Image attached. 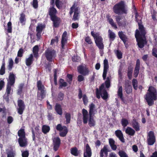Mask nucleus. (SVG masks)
<instances>
[{"mask_svg": "<svg viewBox=\"0 0 157 157\" xmlns=\"http://www.w3.org/2000/svg\"><path fill=\"white\" fill-rule=\"evenodd\" d=\"M113 10L115 14L118 15L115 16V19L118 26L125 27L126 25V20H124L123 22L121 21L122 16L119 15L126 14L128 13V8L124 1H121L115 4L113 7Z\"/></svg>", "mask_w": 157, "mask_h": 157, "instance_id": "obj_1", "label": "nucleus"}, {"mask_svg": "<svg viewBox=\"0 0 157 157\" xmlns=\"http://www.w3.org/2000/svg\"><path fill=\"white\" fill-rule=\"evenodd\" d=\"M138 16V13H136L135 14V18L136 21L138 23L139 30L138 29L136 30L135 37L136 39L137 45L138 47L140 48H142L147 44L146 36L147 32L141 20L139 21L137 20V18Z\"/></svg>", "mask_w": 157, "mask_h": 157, "instance_id": "obj_2", "label": "nucleus"}, {"mask_svg": "<svg viewBox=\"0 0 157 157\" xmlns=\"http://www.w3.org/2000/svg\"><path fill=\"white\" fill-rule=\"evenodd\" d=\"M144 98L148 105L151 106L154 104V101L157 100V90L153 86H149Z\"/></svg>", "mask_w": 157, "mask_h": 157, "instance_id": "obj_3", "label": "nucleus"}, {"mask_svg": "<svg viewBox=\"0 0 157 157\" xmlns=\"http://www.w3.org/2000/svg\"><path fill=\"white\" fill-rule=\"evenodd\" d=\"M54 7L53 6H50L49 9L48 13L51 20L53 22V26L58 28L59 26L61 19L56 15L57 11Z\"/></svg>", "mask_w": 157, "mask_h": 157, "instance_id": "obj_4", "label": "nucleus"}, {"mask_svg": "<svg viewBox=\"0 0 157 157\" xmlns=\"http://www.w3.org/2000/svg\"><path fill=\"white\" fill-rule=\"evenodd\" d=\"M91 34L94 39L96 45L100 50H103L104 45L103 43V39L102 37L100 35L99 33H94V31L91 32Z\"/></svg>", "mask_w": 157, "mask_h": 157, "instance_id": "obj_5", "label": "nucleus"}, {"mask_svg": "<svg viewBox=\"0 0 157 157\" xmlns=\"http://www.w3.org/2000/svg\"><path fill=\"white\" fill-rule=\"evenodd\" d=\"M37 87L38 90L40 91V93H38L37 94V98L39 100H42L45 97L46 90L44 86L42 85L41 81L39 80L37 82Z\"/></svg>", "mask_w": 157, "mask_h": 157, "instance_id": "obj_6", "label": "nucleus"}, {"mask_svg": "<svg viewBox=\"0 0 157 157\" xmlns=\"http://www.w3.org/2000/svg\"><path fill=\"white\" fill-rule=\"evenodd\" d=\"M45 56L48 61L52 62L53 59L56 56V51L54 49H48L45 51Z\"/></svg>", "mask_w": 157, "mask_h": 157, "instance_id": "obj_7", "label": "nucleus"}, {"mask_svg": "<svg viewBox=\"0 0 157 157\" xmlns=\"http://www.w3.org/2000/svg\"><path fill=\"white\" fill-rule=\"evenodd\" d=\"M15 78L16 76L13 73L10 72L9 74L6 88L11 89V86H14L15 84Z\"/></svg>", "mask_w": 157, "mask_h": 157, "instance_id": "obj_8", "label": "nucleus"}, {"mask_svg": "<svg viewBox=\"0 0 157 157\" xmlns=\"http://www.w3.org/2000/svg\"><path fill=\"white\" fill-rule=\"evenodd\" d=\"M147 143L149 145H152L156 141L155 137L154 132L152 131H150L147 134Z\"/></svg>", "mask_w": 157, "mask_h": 157, "instance_id": "obj_9", "label": "nucleus"}, {"mask_svg": "<svg viewBox=\"0 0 157 157\" xmlns=\"http://www.w3.org/2000/svg\"><path fill=\"white\" fill-rule=\"evenodd\" d=\"M78 72L83 76L87 75L89 74L90 71L85 65H80L77 68Z\"/></svg>", "mask_w": 157, "mask_h": 157, "instance_id": "obj_10", "label": "nucleus"}, {"mask_svg": "<svg viewBox=\"0 0 157 157\" xmlns=\"http://www.w3.org/2000/svg\"><path fill=\"white\" fill-rule=\"evenodd\" d=\"M18 108H17V113L21 115L25 108V105L23 101L21 99H18L17 101Z\"/></svg>", "mask_w": 157, "mask_h": 157, "instance_id": "obj_11", "label": "nucleus"}, {"mask_svg": "<svg viewBox=\"0 0 157 157\" xmlns=\"http://www.w3.org/2000/svg\"><path fill=\"white\" fill-rule=\"evenodd\" d=\"M68 40L67 36V32L65 31L63 33L61 40V51H63L65 49V46L67 44Z\"/></svg>", "mask_w": 157, "mask_h": 157, "instance_id": "obj_12", "label": "nucleus"}, {"mask_svg": "<svg viewBox=\"0 0 157 157\" xmlns=\"http://www.w3.org/2000/svg\"><path fill=\"white\" fill-rule=\"evenodd\" d=\"M61 144V140L59 137H56L53 140V150L57 151L59 149Z\"/></svg>", "mask_w": 157, "mask_h": 157, "instance_id": "obj_13", "label": "nucleus"}, {"mask_svg": "<svg viewBox=\"0 0 157 157\" xmlns=\"http://www.w3.org/2000/svg\"><path fill=\"white\" fill-rule=\"evenodd\" d=\"M109 68V65L108 61L107 59H105L104 60V69L102 74V77L104 80H105L106 78Z\"/></svg>", "mask_w": 157, "mask_h": 157, "instance_id": "obj_14", "label": "nucleus"}, {"mask_svg": "<svg viewBox=\"0 0 157 157\" xmlns=\"http://www.w3.org/2000/svg\"><path fill=\"white\" fill-rule=\"evenodd\" d=\"M82 97V100L84 105H86L88 102V98L86 94H84L82 96V91L81 88L78 89V97L79 99H81Z\"/></svg>", "mask_w": 157, "mask_h": 157, "instance_id": "obj_15", "label": "nucleus"}, {"mask_svg": "<svg viewBox=\"0 0 157 157\" xmlns=\"http://www.w3.org/2000/svg\"><path fill=\"white\" fill-rule=\"evenodd\" d=\"M91 149L88 144H86L85 149L84 150L83 157H91L92 155Z\"/></svg>", "mask_w": 157, "mask_h": 157, "instance_id": "obj_16", "label": "nucleus"}, {"mask_svg": "<svg viewBox=\"0 0 157 157\" xmlns=\"http://www.w3.org/2000/svg\"><path fill=\"white\" fill-rule=\"evenodd\" d=\"M130 83V82L128 80H126L124 83V89L128 94L131 93L132 91V87Z\"/></svg>", "mask_w": 157, "mask_h": 157, "instance_id": "obj_17", "label": "nucleus"}, {"mask_svg": "<svg viewBox=\"0 0 157 157\" xmlns=\"http://www.w3.org/2000/svg\"><path fill=\"white\" fill-rule=\"evenodd\" d=\"M140 60L137 59L134 71V76L135 78L137 77L139 73L140 69Z\"/></svg>", "mask_w": 157, "mask_h": 157, "instance_id": "obj_18", "label": "nucleus"}, {"mask_svg": "<svg viewBox=\"0 0 157 157\" xmlns=\"http://www.w3.org/2000/svg\"><path fill=\"white\" fill-rule=\"evenodd\" d=\"M18 142L21 147H25L28 144L27 139L26 137H19L18 139Z\"/></svg>", "mask_w": 157, "mask_h": 157, "instance_id": "obj_19", "label": "nucleus"}, {"mask_svg": "<svg viewBox=\"0 0 157 157\" xmlns=\"http://www.w3.org/2000/svg\"><path fill=\"white\" fill-rule=\"evenodd\" d=\"M82 113L83 115V122L84 124L87 123L88 121V114L87 111L85 109L82 110Z\"/></svg>", "mask_w": 157, "mask_h": 157, "instance_id": "obj_20", "label": "nucleus"}, {"mask_svg": "<svg viewBox=\"0 0 157 157\" xmlns=\"http://www.w3.org/2000/svg\"><path fill=\"white\" fill-rule=\"evenodd\" d=\"M115 135L119 140L122 142L124 143L125 140L121 130H117L115 131Z\"/></svg>", "mask_w": 157, "mask_h": 157, "instance_id": "obj_21", "label": "nucleus"}, {"mask_svg": "<svg viewBox=\"0 0 157 157\" xmlns=\"http://www.w3.org/2000/svg\"><path fill=\"white\" fill-rule=\"evenodd\" d=\"M132 127L136 131H139L140 130V124L136 119H132Z\"/></svg>", "mask_w": 157, "mask_h": 157, "instance_id": "obj_22", "label": "nucleus"}, {"mask_svg": "<svg viewBox=\"0 0 157 157\" xmlns=\"http://www.w3.org/2000/svg\"><path fill=\"white\" fill-rule=\"evenodd\" d=\"M108 145H104L103 148L101 149L100 153V157H103L104 153L105 156H107L108 152L109 151L108 148Z\"/></svg>", "mask_w": 157, "mask_h": 157, "instance_id": "obj_23", "label": "nucleus"}, {"mask_svg": "<svg viewBox=\"0 0 157 157\" xmlns=\"http://www.w3.org/2000/svg\"><path fill=\"white\" fill-rule=\"evenodd\" d=\"M34 60L33 56L32 54L30 55L29 57L26 59L25 64L27 66H30Z\"/></svg>", "mask_w": 157, "mask_h": 157, "instance_id": "obj_24", "label": "nucleus"}, {"mask_svg": "<svg viewBox=\"0 0 157 157\" xmlns=\"http://www.w3.org/2000/svg\"><path fill=\"white\" fill-rule=\"evenodd\" d=\"M118 35L120 39L123 41L124 44H125L128 39L126 36L124 34L122 31H119L118 33Z\"/></svg>", "mask_w": 157, "mask_h": 157, "instance_id": "obj_25", "label": "nucleus"}, {"mask_svg": "<svg viewBox=\"0 0 157 157\" xmlns=\"http://www.w3.org/2000/svg\"><path fill=\"white\" fill-rule=\"evenodd\" d=\"M11 89L6 88V92L5 95V96L3 98L6 101L9 103L10 101L9 95L10 94V92Z\"/></svg>", "mask_w": 157, "mask_h": 157, "instance_id": "obj_26", "label": "nucleus"}, {"mask_svg": "<svg viewBox=\"0 0 157 157\" xmlns=\"http://www.w3.org/2000/svg\"><path fill=\"white\" fill-rule=\"evenodd\" d=\"M95 105L93 103H91L89 105V116H94L95 113H94V108Z\"/></svg>", "mask_w": 157, "mask_h": 157, "instance_id": "obj_27", "label": "nucleus"}, {"mask_svg": "<svg viewBox=\"0 0 157 157\" xmlns=\"http://www.w3.org/2000/svg\"><path fill=\"white\" fill-rule=\"evenodd\" d=\"M125 133L130 136H133L135 133L134 129L131 127H128L125 130Z\"/></svg>", "mask_w": 157, "mask_h": 157, "instance_id": "obj_28", "label": "nucleus"}, {"mask_svg": "<svg viewBox=\"0 0 157 157\" xmlns=\"http://www.w3.org/2000/svg\"><path fill=\"white\" fill-rule=\"evenodd\" d=\"M55 110L58 114L60 115L62 114V109L60 104H56L55 106Z\"/></svg>", "mask_w": 157, "mask_h": 157, "instance_id": "obj_29", "label": "nucleus"}, {"mask_svg": "<svg viewBox=\"0 0 157 157\" xmlns=\"http://www.w3.org/2000/svg\"><path fill=\"white\" fill-rule=\"evenodd\" d=\"M117 95L121 100L124 101V99L123 97V88L122 86H120L118 87L117 91Z\"/></svg>", "mask_w": 157, "mask_h": 157, "instance_id": "obj_30", "label": "nucleus"}, {"mask_svg": "<svg viewBox=\"0 0 157 157\" xmlns=\"http://www.w3.org/2000/svg\"><path fill=\"white\" fill-rule=\"evenodd\" d=\"M101 97L104 100H107L109 98V95L106 90L104 89L101 92Z\"/></svg>", "mask_w": 157, "mask_h": 157, "instance_id": "obj_31", "label": "nucleus"}, {"mask_svg": "<svg viewBox=\"0 0 157 157\" xmlns=\"http://www.w3.org/2000/svg\"><path fill=\"white\" fill-rule=\"evenodd\" d=\"M71 153L73 155L77 156H78L79 152L76 147H72L70 149Z\"/></svg>", "mask_w": 157, "mask_h": 157, "instance_id": "obj_32", "label": "nucleus"}, {"mask_svg": "<svg viewBox=\"0 0 157 157\" xmlns=\"http://www.w3.org/2000/svg\"><path fill=\"white\" fill-rule=\"evenodd\" d=\"M94 116H89L88 124L90 127H94L95 125V121L94 119Z\"/></svg>", "mask_w": 157, "mask_h": 157, "instance_id": "obj_33", "label": "nucleus"}, {"mask_svg": "<svg viewBox=\"0 0 157 157\" xmlns=\"http://www.w3.org/2000/svg\"><path fill=\"white\" fill-rule=\"evenodd\" d=\"M107 18L108 21L111 25V26L113 27L115 29H117V26L116 24L114 23L113 19L109 16H107Z\"/></svg>", "mask_w": 157, "mask_h": 157, "instance_id": "obj_34", "label": "nucleus"}, {"mask_svg": "<svg viewBox=\"0 0 157 157\" xmlns=\"http://www.w3.org/2000/svg\"><path fill=\"white\" fill-rule=\"evenodd\" d=\"M109 143L111 149L113 150H116L117 148V146L115 144V141L113 139H109Z\"/></svg>", "mask_w": 157, "mask_h": 157, "instance_id": "obj_35", "label": "nucleus"}, {"mask_svg": "<svg viewBox=\"0 0 157 157\" xmlns=\"http://www.w3.org/2000/svg\"><path fill=\"white\" fill-rule=\"evenodd\" d=\"M24 84L21 83L20 84L18 87V88L17 90V95L21 96V94L23 93V89L24 87Z\"/></svg>", "mask_w": 157, "mask_h": 157, "instance_id": "obj_36", "label": "nucleus"}, {"mask_svg": "<svg viewBox=\"0 0 157 157\" xmlns=\"http://www.w3.org/2000/svg\"><path fill=\"white\" fill-rule=\"evenodd\" d=\"M59 89L62 88L63 87H65L67 86V83L64 81L63 79L60 78L59 81Z\"/></svg>", "mask_w": 157, "mask_h": 157, "instance_id": "obj_37", "label": "nucleus"}, {"mask_svg": "<svg viewBox=\"0 0 157 157\" xmlns=\"http://www.w3.org/2000/svg\"><path fill=\"white\" fill-rule=\"evenodd\" d=\"M79 13L78 12V8H76L75 9V11H74V15L72 18V20L75 21L76 20H79L78 14Z\"/></svg>", "mask_w": 157, "mask_h": 157, "instance_id": "obj_38", "label": "nucleus"}, {"mask_svg": "<svg viewBox=\"0 0 157 157\" xmlns=\"http://www.w3.org/2000/svg\"><path fill=\"white\" fill-rule=\"evenodd\" d=\"M133 68L131 66H130L128 68L127 75L128 79L131 80L132 78Z\"/></svg>", "mask_w": 157, "mask_h": 157, "instance_id": "obj_39", "label": "nucleus"}, {"mask_svg": "<svg viewBox=\"0 0 157 157\" xmlns=\"http://www.w3.org/2000/svg\"><path fill=\"white\" fill-rule=\"evenodd\" d=\"M5 63L4 59L2 61V65L0 70V75H3L5 73Z\"/></svg>", "mask_w": 157, "mask_h": 157, "instance_id": "obj_40", "label": "nucleus"}, {"mask_svg": "<svg viewBox=\"0 0 157 157\" xmlns=\"http://www.w3.org/2000/svg\"><path fill=\"white\" fill-rule=\"evenodd\" d=\"M50 130V127L48 126L44 125L42 127V131L44 134H46Z\"/></svg>", "mask_w": 157, "mask_h": 157, "instance_id": "obj_41", "label": "nucleus"}, {"mask_svg": "<svg viewBox=\"0 0 157 157\" xmlns=\"http://www.w3.org/2000/svg\"><path fill=\"white\" fill-rule=\"evenodd\" d=\"M108 33V36L109 39L111 40H114L116 37L115 34L110 29L109 30Z\"/></svg>", "mask_w": 157, "mask_h": 157, "instance_id": "obj_42", "label": "nucleus"}, {"mask_svg": "<svg viewBox=\"0 0 157 157\" xmlns=\"http://www.w3.org/2000/svg\"><path fill=\"white\" fill-rule=\"evenodd\" d=\"M9 64L7 66L8 69L9 71H11L13 67V61L12 58H9L8 60Z\"/></svg>", "mask_w": 157, "mask_h": 157, "instance_id": "obj_43", "label": "nucleus"}, {"mask_svg": "<svg viewBox=\"0 0 157 157\" xmlns=\"http://www.w3.org/2000/svg\"><path fill=\"white\" fill-rule=\"evenodd\" d=\"M45 28V26L44 25L39 24L36 27V31L42 33L43 29Z\"/></svg>", "mask_w": 157, "mask_h": 157, "instance_id": "obj_44", "label": "nucleus"}, {"mask_svg": "<svg viewBox=\"0 0 157 157\" xmlns=\"http://www.w3.org/2000/svg\"><path fill=\"white\" fill-rule=\"evenodd\" d=\"M63 0H56L55 4L56 7L59 9H60L62 7L63 3Z\"/></svg>", "mask_w": 157, "mask_h": 157, "instance_id": "obj_45", "label": "nucleus"}, {"mask_svg": "<svg viewBox=\"0 0 157 157\" xmlns=\"http://www.w3.org/2000/svg\"><path fill=\"white\" fill-rule=\"evenodd\" d=\"M25 132L24 129H21L18 132V136L19 137H25Z\"/></svg>", "mask_w": 157, "mask_h": 157, "instance_id": "obj_46", "label": "nucleus"}, {"mask_svg": "<svg viewBox=\"0 0 157 157\" xmlns=\"http://www.w3.org/2000/svg\"><path fill=\"white\" fill-rule=\"evenodd\" d=\"M19 20L21 23L23 25L25 24V22L26 21V18H25V15L24 13H22L20 14Z\"/></svg>", "mask_w": 157, "mask_h": 157, "instance_id": "obj_47", "label": "nucleus"}, {"mask_svg": "<svg viewBox=\"0 0 157 157\" xmlns=\"http://www.w3.org/2000/svg\"><path fill=\"white\" fill-rule=\"evenodd\" d=\"M64 128H65L63 130V131L62 132L60 131L59 133V135L61 137H65L68 133V130L67 127H64Z\"/></svg>", "mask_w": 157, "mask_h": 157, "instance_id": "obj_48", "label": "nucleus"}, {"mask_svg": "<svg viewBox=\"0 0 157 157\" xmlns=\"http://www.w3.org/2000/svg\"><path fill=\"white\" fill-rule=\"evenodd\" d=\"M121 123L123 128H125L129 124L128 120L124 118L121 119Z\"/></svg>", "mask_w": 157, "mask_h": 157, "instance_id": "obj_49", "label": "nucleus"}, {"mask_svg": "<svg viewBox=\"0 0 157 157\" xmlns=\"http://www.w3.org/2000/svg\"><path fill=\"white\" fill-rule=\"evenodd\" d=\"M6 30L8 33H12V23L10 21L7 23V29H5V30Z\"/></svg>", "mask_w": 157, "mask_h": 157, "instance_id": "obj_50", "label": "nucleus"}, {"mask_svg": "<svg viewBox=\"0 0 157 157\" xmlns=\"http://www.w3.org/2000/svg\"><path fill=\"white\" fill-rule=\"evenodd\" d=\"M114 51L118 59H120L122 58V53L120 51L115 50Z\"/></svg>", "mask_w": 157, "mask_h": 157, "instance_id": "obj_51", "label": "nucleus"}, {"mask_svg": "<svg viewBox=\"0 0 157 157\" xmlns=\"http://www.w3.org/2000/svg\"><path fill=\"white\" fill-rule=\"evenodd\" d=\"M132 82L133 88L135 90H137L138 87V81L136 79L133 78L132 81Z\"/></svg>", "mask_w": 157, "mask_h": 157, "instance_id": "obj_52", "label": "nucleus"}, {"mask_svg": "<svg viewBox=\"0 0 157 157\" xmlns=\"http://www.w3.org/2000/svg\"><path fill=\"white\" fill-rule=\"evenodd\" d=\"M65 117L66 119V122L67 124L70 123L71 119V115L70 113H67L65 115Z\"/></svg>", "mask_w": 157, "mask_h": 157, "instance_id": "obj_53", "label": "nucleus"}, {"mask_svg": "<svg viewBox=\"0 0 157 157\" xmlns=\"http://www.w3.org/2000/svg\"><path fill=\"white\" fill-rule=\"evenodd\" d=\"M57 70L56 69H55L54 70V84L55 85H56L57 84Z\"/></svg>", "mask_w": 157, "mask_h": 157, "instance_id": "obj_54", "label": "nucleus"}, {"mask_svg": "<svg viewBox=\"0 0 157 157\" xmlns=\"http://www.w3.org/2000/svg\"><path fill=\"white\" fill-rule=\"evenodd\" d=\"M118 154L120 157H128V155L124 151H120L118 152Z\"/></svg>", "mask_w": 157, "mask_h": 157, "instance_id": "obj_55", "label": "nucleus"}, {"mask_svg": "<svg viewBox=\"0 0 157 157\" xmlns=\"http://www.w3.org/2000/svg\"><path fill=\"white\" fill-rule=\"evenodd\" d=\"M15 155V153L13 151L10 150L7 152V157H14Z\"/></svg>", "mask_w": 157, "mask_h": 157, "instance_id": "obj_56", "label": "nucleus"}, {"mask_svg": "<svg viewBox=\"0 0 157 157\" xmlns=\"http://www.w3.org/2000/svg\"><path fill=\"white\" fill-rule=\"evenodd\" d=\"M105 84L106 87L107 88H109L110 86V80L109 77H107L106 80L105 82Z\"/></svg>", "mask_w": 157, "mask_h": 157, "instance_id": "obj_57", "label": "nucleus"}, {"mask_svg": "<svg viewBox=\"0 0 157 157\" xmlns=\"http://www.w3.org/2000/svg\"><path fill=\"white\" fill-rule=\"evenodd\" d=\"M85 41L89 44H93V43L91 38L88 36L85 37Z\"/></svg>", "mask_w": 157, "mask_h": 157, "instance_id": "obj_58", "label": "nucleus"}, {"mask_svg": "<svg viewBox=\"0 0 157 157\" xmlns=\"http://www.w3.org/2000/svg\"><path fill=\"white\" fill-rule=\"evenodd\" d=\"M64 127H66V126H62L61 124H58L56 126V129L57 131H61L64 129L65 128Z\"/></svg>", "mask_w": 157, "mask_h": 157, "instance_id": "obj_59", "label": "nucleus"}, {"mask_svg": "<svg viewBox=\"0 0 157 157\" xmlns=\"http://www.w3.org/2000/svg\"><path fill=\"white\" fill-rule=\"evenodd\" d=\"M64 97V94L60 92L58 95V99L59 101H62Z\"/></svg>", "mask_w": 157, "mask_h": 157, "instance_id": "obj_60", "label": "nucleus"}, {"mask_svg": "<svg viewBox=\"0 0 157 157\" xmlns=\"http://www.w3.org/2000/svg\"><path fill=\"white\" fill-rule=\"evenodd\" d=\"M72 60L73 62H78L80 60V58L77 56H74L72 58Z\"/></svg>", "mask_w": 157, "mask_h": 157, "instance_id": "obj_61", "label": "nucleus"}, {"mask_svg": "<svg viewBox=\"0 0 157 157\" xmlns=\"http://www.w3.org/2000/svg\"><path fill=\"white\" fill-rule=\"evenodd\" d=\"M28 35L30 36V38L31 41L32 42V41L33 40V42H35V40H34V37L35 36V35L33 34L32 32H29L28 33Z\"/></svg>", "mask_w": 157, "mask_h": 157, "instance_id": "obj_62", "label": "nucleus"}, {"mask_svg": "<svg viewBox=\"0 0 157 157\" xmlns=\"http://www.w3.org/2000/svg\"><path fill=\"white\" fill-rule=\"evenodd\" d=\"M32 5L34 8H37L38 7V2L37 0H33Z\"/></svg>", "mask_w": 157, "mask_h": 157, "instance_id": "obj_63", "label": "nucleus"}, {"mask_svg": "<svg viewBox=\"0 0 157 157\" xmlns=\"http://www.w3.org/2000/svg\"><path fill=\"white\" fill-rule=\"evenodd\" d=\"M24 53V50L22 48H20L17 52V56L19 57H21Z\"/></svg>", "mask_w": 157, "mask_h": 157, "instance_id": "obj_64", "label": "nucleus"}]
</instances>
